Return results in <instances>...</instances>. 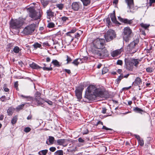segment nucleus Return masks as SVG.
<instances>
[{
    "label": "nucleus",
    "mask_w": 155,
    "mask_h": 155,
    "mask_svg": "<svg viewBox=\"0 0 155 155\" xmlns=\"http://www.w3.org/2000/svg\"><path fill=\"white\" fill-rule=\"evenodd\" d=\"M124 61L126 68L129 71H132L133 65L137 67L141 60L138 59L125 58Z\"/></svg>",
    "instance_id": "obj_1"
},
{
    "label": "nucleus",
    "mask_w": 155,
    "mask_h": 155,
    "mask_svg": "<svg viewBox=\"0 0 155 155\" xmlns=\"http://www.w3.org/2000/svg\"><path fill=\"white\" fill-rule=\"evenodd\" d=\"M100 50L92 48L91 52L95 56L100 58L106 57L108 56V53L107 50L105 48L100 49Z\"/></svg>",
    "instance_id": "obj_2"
},
{
    "label": "nucleus",
    "mask_w": 155,
    "mask_h": 155,
    "mask_svg": "<svg viewBox=\"0 0 155 155\" xmlns=\"http://www.w3.org/2000/svg\"><path fill=\"white\" fill-rule=\"evenodd\" d=\"M25 20V19L22 18H19L18 19L12 20L10 22V26L12 29H18L22 26Z\"/></svg>",
    "instance_id": "obj_3"
},
{
    "label": "nucleus",
    "mask_w": 155,
    "mask_h": 155,
    "mask_svg": "<svg viewBox=\"0 0 155 155\" xmlns=\"http://www.w3.org/2000/svg\"><path fill=\"white\" fill-rule=\"evenodd\" d=\"M139 42V39L136 38L127 46V50L130 53L133 54L137 51L138 48L137 45Z\"/></svg>",
    "instance_id": "obj_4"
},
{
    "label": "nucleus",
    "mask_w": 155,
    "mask_h": 155,
    "mask_svg": "<svg viewBox=\"0 0 155 155\" xmlns=\"http://www.w3.org/2000/svg\"><path fill=\"white\" fill-rule=\"evenodd\" d=\"M27 10L29 12V16L33 20H36L40 18L42 12H40V10L38 13L33 8H28Z\"/></svg>",
    "instance_id": "obj_5"
},
{
    "label": "nucleus",
    "mask_w": 155,
    "mask_h": 155,
    "mask_svg": "<svg viewBox=\"0 0 155 155\" xmlns=\"http://www.w3.org/2000/svg\"><path fill=\"white\" fill-rule=\"evenodd\" d=\"M35 24H32L27 25L23 29V33L26 35H28L32 34L35 29Z\"/></svg>",
    "instance_id": "obj_6"
},
{
    "label": "nucleus",
    "mask_w": 155,
    "mask_h": 155,
    "mask_svg": "<svg viewBox=\"0 0 155 155\" xmlns=\"http://www.w3.org/2000/svg\"><path fill=\"white\" fill-rule=\"evenodd\" d=\"M105 42L104 39L97 38L94 40L93 42L94 47L92 48L100 49L104 48V45Z\"/></svg>",
    "instance_id": "obj_7"
},
{
    "label": "nucleus",
    "mask_w": 155,
    "mask_h": 155,
    "mask_svg": "<svg viewBox=\"0 0 155 155\" xmlns=\"http://www.w3.org/2000/svg\"><path fill=\"white\" fill-rule=\"evenodd\" d=\"M94 95L93 97H91L90 96H87V98L88 99L89 101H92L94 100L96 97H100L103 94V92L101 89L99 88H96L93 92Z\"/></svg>",
    "instance_id": "obj_8"
},
{
    "label": "nucleus",
    "mask_w": 155,
    "mask_h": 155,
    "mask_svg": "<svg viewBox=\"0 0 155 155\" xmlns=\"http://www.w3.org/2000/svg\"><path fill=\"white\" fill-rule=\"evenodd\" d=\"M104 36L106 41L108 42L115 38L116 36L114 31L110 29L105 34Z\"/></svg>",
    "instance_id": "obj_9"
},
{
    "label": "nucleus",
    "mask_w": 155,
    "mask_h": 155,
    "mask_svg": "<svg viewBox=\"0 0 155 155\" xmlns=\"http://www.w3.org/2000/svg\"><path fill=\"white\" fill-rule=\"evenodd\" d=\"M41 93L37 92L35 94L34 100L38 104H42L44 103V100L40 97Z\"/></svg>",
    "instance_id": "obj_10"
},
{
    "label": "nucleus",
    "mask_w": 155,
    "mask_h": 155,
    "mask_svg": "<svg viewBox=\"0 0 155 155\" xmlns=\"http://www.w3.org/2000/svg\"><path fill=\"white\" fill-rule=\"evenodd\" d=\"M71 7L74 11H78L82 8V5L79 2H74L71 4Z\"/></svg>",
    "instance_id": "obj_11"
},
{
    "label": "nucleus",
    "mask_w": 155,
    "mask_h": 155,
    "mask_svg": "<svg viewBox=\"0 0 155 155\" xmlns=\"http://www.w3.org/2000/svg\"><path fill=\"white\" fill-rule=\"evenodd\" d=\"M84 89L82 86H79L75 91L76 95L79 100L82 98V91Z\"/></svg>",
    "instance_id": "obj_12"
},
{
    "label": "nucleus",
    "mask_w": 155,
    "mask_h": 155,
    "mask_svg": "<svg viewBox=\"0 0 155 155\" xmlns=\"http://www.w3.org/2000/svg\"><path fill=\"white\" fill-rule=\"evenodd\" d=\"M69 140L67 139H61L57 140V143L60 145L66 146L69 143Z\"/></svg>",
    "instance_id": "obj_13"
},
{
    "label": "nucleus",
    "mask_w": 155,
    "mask_h": 155,
    "mask_svg": "<svg viewBox=\"0 0 155 155\" xmlns=\"http://www.w3.org/2000/svg\"><path fill=\"white\" fill-rule=\"evenodd\" d=\"M123 50L122 48L115 50L111 53V55L113 57H116L120 54Z\"/></svg>",
    "instance_id": "obj_14"
},
{
    "label": "nucleus",
    "mask_w": 155,
    "mask_h": 155,
    "mask_svg": "<svg viewBox=\"0 0 155 155\" xmlns=\"http://www.w3.org/2000/svg\"><path fill=\"white\" fill-rule=\"evenodd\" d=\"M118 18L120 21L124 24H130L132 22V20H128L127 18H123L120 17H118Z\"/></svg>",
    "instance_id": "obj_15"
},
{
    "label": "nucleus",
    "mask_w": 155,
    "mask_h": 155,
    "mask_svg": "<svg viewBox=\"0 0 155 155\" xmlns=\"http://www.w3.org/2000/svg\"><path fill=\"white\" fill-rule=\"evenodd\" d=\"M125 3L127 5V7L129 9H132L134 6L133 0H125Z\"/></svg>",
    "instance_id": "obj_16"
},
{
    "label": "nucleus",
    "mask_w": 155,
    "mask_h": 155,
    "mask_svg": "<svg viewBox=\"0 0 155 155\" xmlns=\"http://www.w3.org/2000/svg\"><path fill=\"white\" fill-rule=\"evenodd\" d=\"M132 32L131 30L129 27H126L124 29V35L130 36Z\"/></svg>",
    "instance_id": "obj_17"
},
{
    "label": "nucleus",
    "mask_w": 155,
    "mask_h": 155,
    "mask_svg": "<svg viewBox=\"0 0 155 155\" xmlns=\"http://www.w3.org/2000/svg\"><path fill=\"white\" fill-rule=\"evenodd\" d=\"M46 13L47 18H50L54 16V12H53L50 9H49L47 11Z\"/></svg>",
    "instance_id": "obj_18"
},
{
    "label": "nucleus",
    "mask_w": 155,
    "mask_h": 155,
    "mask_svg": "<svg viewBox=\"0 0 155 155\" xmlns=\"http://www.w3.org/2000/svg\"><path fill=\"white\" fill-rule=\"evenodd\" d=\"M141 82V79L139 77H137L135 79L134 82H133V85L135 86H137L139 85Z\"/></svg>",
    "instance_id": "obj_19"
},
{
    "label": "nucleus",
    "mask_w": 155,
    "mask_h": 155,
    "mask_svg": "<svg viewBox=\"0 0 155 155\" xmlns=\"http://www.w3.org/2000/svg\"><path fill=\"white\" fill-rule=\"evenodd\" d=\"M96 89L95 87L93 85H90L87 88V91L89 93H93Z\"/></svg>",
    "instance_id": "obj_20"
},
{
    "label": "nucleus",
    "mask_w": 155,
    "mask_h": 155,
    "mask_svg": "<svg viewBox=\"0 0 155 155\" xmlns=\"http://www.w3.org/2000/svg\"><path fill=\"white\" fill-rule=\"evenodd\" d=\"M110 16L112 22L115 23H116L117 22L115 15V12L114 11H113V13H111L110 14Z\"/></svg>",
    "instance_id": "obj_21"
},
{
    "label": "nucleus",
    "mask_w": 155,
    "mask_h": 155,
    "mask_svg": "<svg viewBox=\"0 0 155 155\" xmlns=\"http://www.w3.org/2000/svg\"><path fill=\"white\" fill-rule=\"evenodd\" d=\"M30 66L33 69H38L41 68L42 67H40L37 64L33 62L32 64H30Z\"/></svg>",
    "instance_id": "obj_22"
},
{
    "label": "nucleus",
    "mask_w": 155,
    "mask_h": 155,
    "mask_svg": "<svg viewBox=\"0 0 155 155\" xmlns=\"http://www.w3.org/2000/svg\"><path fill=\"white\" fill-rule=\"evenodd\" d=\"M134 111L137 113L142 114V112H143V110L142 109L137 107H136L134 108Z\"/></svg>",
    "instance_id": "obj_23"
},
{
    "label": "nucleus",
    "mask_w": 155,
    "mask_h": 155,
    "mask_svg": "<svg viewBox=\"0 0 155 155\" xmlns=\"http://www.w3.org/2000/svg\"><path fill=\"white\" fill-rule=\"evenodd\" d=\"M54 138L52 136H49V137L48 140L49 143H48L47 141H46V143L48 145H50V144H52L54 143Z\"/></svg>",
    "instance_id": "obj_24"
},
{
    "label": "nucleus",
    "mask_w": 155,
    "mask_h": 155,
    "mask_svg": "<svg viewBox=\"0 0 155 155\" xmlns=\"http://www.w3.org/2000/svg\"><path fill=\"white\" fill-rule=\"evenodd\" d=\"M55 5L56 8H58L59 10H62L64 7V4H57Z\"/></svg>",
    "instance_id": "obj_25"
},
{
    "label": "nucleus",
    "mask_w": 155,
    "mask_h": 155,
    "mask_svg": "<svg viewBox=\"0 0 155 155\" xmlns=\"http://www.w3.org/2000/svg\"><path fill=\"white\" fill-rule=\"evenodd\" d=\"M83 2L84 6H87L89 5L91 3V0H81Z\"/></svg>",
    "instance_id": "obj_26"
},
{
    "label": "nucleus",
    "mask_w": 155,
    "mask_h": 155,
    "mask_svg": "<svg viewBox=\"0 0 155 155\" xmlns=\"http://www.w3.org/2000/svg\"><path fill=\"white\" fill-rule=\"evenodd\" d=\"M14 110V109L12 107H9L7 110V112L8 114L9 115H12L13 113Z\"/></svg>",
    "instance_id": "obj_27"
},
{
    "label": "nucleus",
    "mask_w": 155,
    "mask_h": 155,
    "mask_svg": "<svg viewBox=\"0 0 155 155\" xmlns=\"http://www.w3.org/2000/svg\"><path fill=\"white\" fill-rule=\"evenodd\" d=\"M41 2L44 7L45 8L48 4L49 1L48 0H41Z\"/></svg>",
    "instance_id": "obj_28"
},
{
    "label": "nucleus",
    "mask_w": 155,
    "mask_h": 155,
    "mask_svg": "<svg viewBox=\"0 0 155 155\" xmlns=\"http://www.w3.org/2000/svg\"><path fill=\"white\" fill-rule=\"evenodd\" d=\"M81 61V59H80L77 58L74 60L72 62V63L75 65L77 66L80 63Z\"/></svg>",
    "instance_id": "obj_29"
},
{
    "label": "nucleus",
    "mask_w": 155,
    "mask_h": 155,
    "mask_svg": "<svg viewBox=\"0 0 155 155\" xmlns=\"http://www.w3.org/2000/svg\"><path fill=\"white\" fill-rule=\"evenodd\" d=\"M48 152L47 150H41L39 151L38 153V154L40 155H46Z\"/></svg>",
    "instance_id": "obj_30"
},
{
    "label": "nucleus",
    "mask_w": 155,
    "mask_h": 155,
    "mask_svg": "<svg viewBox=\"0 0 155 155\" xmlns=\"http://www.w3.org/2000/svg\"><path fill=\"white\" fill-rule=\"evenodd\" d=\"M51 63L53 64L56 67H59L60 65L59 62L56 60H53L51 62Z\"/></svg>",
    "instance_id": "obj_31"
},
{
    "label": "nucleus",
    "mask_w": 155,
    "mask_h": 155,
    "mask_svg": "<svg viewBox=\"0 0 155 155\" xmlns=\"http://www.w3.org/2000/svg\"><path fill=\"white\" fill-rule=\"evenodd\" d=\"M54 155H63V152L62 150H58L54 153Z\"/></svg>",
    "instance_id": "obj_32"
},
{
    "label": "nucleus",
    "mask_w": 155,
    "mask_h": 155,
    "mask_svg": "<svg viewBox=\"0 0 155 155\" xmlns=\"http://www.w3.org/2000/svg\"><path fill=\"white\" fill-rule=\"evenodd\" d=\"M83 33V31H81L79 30L78 31L76 34L75 35V37L76 38L78 39V38L80 37V36Z\"/></svg>",
    "instance_id": "obj_33"
},
{
    "label": "nucleus",
    "mask_w": 155,
    "mask_h": 155,
    "mask_svg": "<svg viewBox=\"0 0 155 155\" xmlns=\"http://www.w3.org/2000/svg\"><path fill=\"white\" fill-rule=\"evenodd\" d=\"M123 76L122 74H121L120 76H119L117 78L116 80V81L117 82V83H119L121 80L123 78Z\"/></svg>",
    "instance_id": "obj_34"
},
{
    "label": "nucleus",
    "mask_w": 155,
    "mask_h": 155,
    "mask_svg": "<svg viewBox=\"0 0 155 155\" xmlns=\"http://www.w3.org/2000/svg\"><path fill=\"white\" fill-rule=\"evenodd\" d=\"M20 96L24 99H26L27 101H30L32 100V98L29 96H25L23 95H21Z\"/></svg>",
    "instance_id": "obj_35"
},
{
    "label": "nucleus",
    "mask_w": 155,
    "mask_h": 155,
    "mask_svg": "<svg viewBox=\"0 0 155 155\" xmlns=\"http://www.w3.org/2000/svg\"><path fill=\"white\" fill-rule=\"evenodd\" d=\"M20 50L18 46L15 47L13 49V51L15 53H18L19 52Z\"/></svg>",
    "instance_id": "obj_36"
},
{
    "label": "nucleus",
    "mask_w": 155,
    "mask_h": 155,
    "mask_svg": "<svg viewBox=\"0 0 155 155\" xmlns=\"http://www.w3.org/2000/svg\"><path fill=\"white\" fill-rule=\"evenodd\" d=\"M33 46L36 49L38 48H40L41 45L40 44L36 42L35 43V44L33 45Z\"/></svg>",
    "instance_id": "obj_37"
},
{
    "label": "nucleus",
    "mask_w": 155,
    "mask_h": 155,
    "mask_svg": "<svg viewBox=\"0 0 155 155\" xmlns=\"http://www.w3.org/2000/svg\"><path fill=\"white\" fill-rule=\"evenodd\" d=\"M17 120V117L16 116L14 117L11 120L12 123L13 124L16 123Z\"/></svg>",
    "instance_id": "obj_38"
},
{
    "label": "nucleus",
    "mask_w": 155,
    "mask_h": 155,
    "mask_svg": "<svg viewBox=\"0 0 155 155\" xmlns=\"http://www.w3.org/2000/svg\"><path fill=\"white\" fill-rule=\"evenodd\" d=\"M55 26L53 22H50L48 24L47 27L49 28H53Z\"/></svg>",
    "instance_id": "obj_39"
},
{
    "label": "nucleus",
    "mask_w": 155,
    "mask_h": 155,
    "mask_svg": "<svg viewBox=\"0 0 155 155\" xmlns=\"http://www.w3.org/2000/svg\"><path fill=\"white\" fill-rule=\"evenodd\" d=\"M130 37V36L124 35L123 39L124 41L126 42H128L129 40Z\"/></svg>",
    "instance_id": "obj_40"
},
{
    "label": "nucleus",
    "mask_w": 155,
    "mask_h": 155,
    "mask_svg": "<svg viewBox=\"0 0 155 155\" xmlns=\"http://www.w3.org/2000/svg\"><path fill=\"white\" fill-rule=\"evenodd\" d=\"M71 33L70 32H68L66 33V35L68 37H70L71 38V42H72L73 41L74 38L72 37V35H71Z\"/></svg>",
    "instance_id": "obj_41"
},
{
    "label": "nucleus",
    "mask_w": 155,
    "mask_h": 155,
    "mask_svg": "<svg viewBox=\"0 0 155 155\" xmlns=\"http://www.w3.org/2000/svg\"><path fill=\"white\" fill-rule=\"evenodd\" d=\"M146 70L147 72L151 73L153 71L154 69L153 68L149 67L146 68Z\"/></svg>",
    "instance_id": "obj_42"
},
{
    "label": "nucleus",
    "mask_w": 155,
    "mask_h": 155,
    "mask_svg": "<svg viewBox=\"0 0 155 155\" xmlns=\"http://www.w3.org/2000/svg\"><path fill=\"white\" fill-rule=\"evenodd\" d=\"M42 68L43 70L45 71H49L52 70V68L51 67L48 68L46 67L45 66H44V67L42 68Z\"/></svg>",
    "instance_id": "obj_43"
},
{
    "label": "nucleus",
    "mask_w": 155,
    "mask_h": 155,
    "mask_svg": "<svg viewBox=\"0 0 155 155\" xmlns=\"http://www.w3.org/2000/svg\"><path fill=\"white\" fill-rule=\"evenodd\" d=\"M108 71V70L107 68H104L102 70V74H104L107 72Z\"/></svg>",
    "instance_id": "obj_44"
},
{
    "label": "nucleus",
    "mask_w": 155,
    "mask_h": 155,
    "mask_svg": "<svg viewBox=\"0 0 155 155\" xmlns=\"http://www.w3.org/2000/svg\"><path fill=\"white\" fill-rule=\"evenodd\" d=\"M9 99V98L8 99H7V98L5 97V96H3L1 97L0 98V100L1 101L4 102L5 101Z\"/></svg>",
    "instance_id": "obj_45"
},
{
    "label": "nucleus",
    "mask_w": 155,
    "mask_h": 155,
    "mask_svg": "<svg viewBox=\"0 0 155 155\" xmlns=\"http://www.w3.org/2000/svg\"><path fill=\"white\" fill-rule=\"evenodd\" d=\"M140 25L142 27L144 28L145 29L147 28L150 26L149 25L143 23L141 24Z\"/></svg>",
    "instance_id": "obj_46"
},
{
    "label": "nucleus",
    "mask_w": 155,
    "mask_h": 155,
    "mask_svg": "<svg viewBox=\"0 0 155 155\" xmlns=\"http://www.w3.org/2000/svg\"><path fill=\"white\" fill-rule=\"evenodd\" d=\"M63 22H65L67 20H68V18L65 16H63L61 18Z\"/></svg>",
    "instance_id": "obj_47"
},
{
    "label": "nucleus",
    "mask_w": 155,
    "mask_h": 155,
    "mask_svg": "<svg viewBox=\"0 0 155 155\" xmlns=\"http://www.w3.org/2000/svg\"><path fill=\"white\" fill-rule=\"evenodd\" d=\"M155 3V0H149V6H153V4Z\"/></svg>",
    "instance_id": "obj_48"
},
{
    "label": "nucleus",
    "mask_w": 155,
    "mask_h": 155,
    "mask_svg": "<svg viewBox=\"0 0 155 155\" xmlns=\"http://www.w3.org/2000/svg\"><path fill=\"white\" fill-rule=\"evenodd\" d=\"M66 57H67L66 61H67V64H68L71 61L72 59L70 57H69L68 55L66 56Z\"/></svg>",
    "instance_id": "obj_49"
},
{
    "label": "nucleus",
    "mask_w": 155,
    "mask_h": 155,
    "mask_svg": "<svg viewBox=\"0 0 155 155\" xmlns=\"http://www.w3.org/2000/svg\"><path fill=\"white\" fill-rule=\"evenodd\" d=\"M44 102L47 103L48 104L50 105H52L53 104V102L48 99L44 100Z\"/></svg>",
    "instance_id": "obj_50"
},
{
    "label": "nucleus",
    "mask_w": 155,
    "mask_h": 155,
    "mask_svg": "<svg viewBox=\"0 0 155 155\" xmlns=\"http://www.w3.org/2000/svg\"><path fill=\"white\" fill-rule=\"evenodd\" d=\"M25 105V104H22L21 105L18 106L17 107L16 109L18 110H20L22 109L23 107H24Z\"/></svg>",
    "instance_id": "obj_51"
},
{
    "label": "nucleus",
    "mask_w": 155,
    "mask_h": 155,
    "mask_svg": "<svg viewBox=\"0 0 155 155\" xmlns=\"http://www.w3.org/2000/svg\"><path fill=\"white\" fill-rule=\"evenodd\" d=\"M106 22L107 23L108 25H110L111 23V22L110 21V18L108 17L107 18L106 20Z\"/></svg>",
    "instance_id": "obj_52"
},
{
    "label": "nucleus",
    "mask_w": 155,
    "mask_h": 155,
    "mask_svg": "<svg viewBox=\"0 0 155 155\" xmlns=\"http://www.w3.org/2000/svg\"><path fill=\"white\" fill-rule=\"evenodd\" d=\"M31 130V128L29 127H26L25 128L24 130V131L26 133H28Z\"/></svg>",
    "instance_id": "obj_53"
},
{
    "label": "nucleus",
    "mask_w": 155,
    "mask_h": 155,
    "mask_svg": "<svg viewBox=\"0 0 155 155\" xmlns=\"http://www.w3.org/2000/svg\"><path fill=\"white\" fill-rule=\"evenodd\" d=\"M138 142L141 146H143L144 144V142L142 140H138Z\"/></svg>",
    "instance_id": "obj_54"
},
{
    "label": "nucleus",
    "mask_w": 155,
    "mask_h": 155,
    "mask_svg": "<svg viewBox=\"0 0 155 155\" xmlns=\"http://www.w3.org/2000/svg\"><path fill=\"white\" fill-rule=\"evenodd\" d=\"M76 30L77 29L76 28H73L69 32L71 33H74L76 31Z\"/></svg>",
    "instance_id": "obj_55"
},
{
    "label": "nucleus",
    "mask_w": 155,
    "mask_h": 155,
    "mask_svg": "<svg viewBox=\"0 0 155 155\" xmlns=\"http://www.w3.org/2000/svg\"><path fill=\"white\" fill-rule=\"evenodd\" d=\"M56 150V148L54 147H51L49 148L50 150L52 152H54Z\"/></svg>",
    "instance_id": "obj_56"
},
{
    "label": "nucleus",
    "mask_w": 155,
    "mask_h": 155,
    "mask_svg": "<svg viewBox=\"0 0 155 155\" xmlns=\"http://www.w3.org/2000/svg\"><path fill=\"white\" fill-rule=\"evenodd\" d=\"M122 61L121 60H118L117 62V64L120 65H122Z\"/></svg>",
    "instance_id": "obj_57"
},
{
    "label": "nucleus",
    "mask_w": 155,
    "mask_h": 155,
    "mask_svg": "<svg viewBox=\"0 0 155 155\" xmlns=\"http://www.w3.org/2000/svg\"><path fill=\"white\" fill-rule=\"evenodd\" d=\"M18 82L17 81L15 82L14 84V86L17 89L18 88Z\"/></svg>",
    "instance_id": "obj_58"
},
{
    "label": "nucleus",
    "mask_w": 155,
    "mask_h": 155,
    "mask_svg": "<svg viewBox=\"0 0 155 155\" xmlns=\"http://www.w3.org/2000/svg\"><path fill=\"white\" fill-rule=\"evenodd\" d=\"M107 109L105 107H103L102 108V113L104 114H105L106 113Z\"/></svg>",
    "instance_id": "obj_59"
},
{
    "label": "nucleus",
    "mask_w": 155,
    "mask_h": 155,
    "mask_svg": "<svg viewBox=\"0 0 155 155\" xmlns=\"http://www.w3.org/2000/svg\"><path fill=\"white\" fill-rule=\"evenodd\" d=\"M102 129H105L106 130H112V129H111L110 128H108L104 126H103Z\"/></svg>",
    "instance_id": "obj_60"
},
{
    "label": "nucleus",
    "mask_w": 155,
    "mask_h": 155,
    "mask_svg": "<svg viewBox=\"0 0 155 155\" xmlns=\"http://www.w3.org/2000/svg\"><path fill=\"white\" fill-rule=\"evenodd\" d=\"M78 140L79 142L81 143H84V140L81 137L79 138L78 139Z\"/></svg>",
    "instance_id": "obj_61"
},
{
    "label": "nucleus",
    "mask_w": 155,
    "mask_h": 155,
    "mask_svg": "<svg viewBox=\"0 0 155 155\" xmlns=\"http://www.w3.org/2000/svg\"><path fill=\"white\" fill-rule=\"evenodd\" d=\"M64 71L68 74H70L71 73V71L69 69H64Z\"/></svg>",
    "instance_id": "obj_62"
},
{
    "label": "nucleus",
    "mask_w": 155,
    "mask_h": 155,
    "mask_svg": "<svg viewBox=\"0 0 155 155\" xmlns=\"http://www.w3.org/2000/svg\"><path fill=\"white\" fill-rule=\"evenodd\" d=\"M88 132V130L87 129H85L83 131V134H87Z\"/></svg>",
    "instance_id": "obj_63"
},
{
    "label": "nucleus",
    "mask_w": 155,
    "mask_h": 155,
    "mask_svg": "<svg viewBox=\"0 0 155 155\" xmlns=\"http://www.w3.org/2000/svg\"><path fill=\"white\" fill-rule=\"evenodd\" d=\"M101 124L102 125H103V123L102 122L99 121H98L97 122V124H96V125H98V124Z\"/></svg>",
    "instance_id": "obj_64"
}]
</instances>
